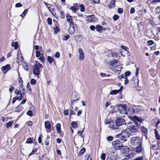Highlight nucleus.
<instances>
[{
	"label": "nucleus",
	"mask_w": 160,
	"mask_h": 160,
	"mask_svg": "<svg viewBox=\"0 0 160 160\" xmlns=\"http://www.w3.org/2000/svg\"><path fill=\"white\" fill-rule=\"evenodd\" d=\"M142 144H138V146H137L136 148L135 152L137 153H139L141 152L142 150Z\"/></svg>",
	"instance_id": "16"
},
{
	"label": "nucleus",
	"mask_w": 160,
	"mask_h": 160,
	"mask_svg": "<svg viewBox=\"0 0 160 160\" xmlns=\"http://www.w3.org/2000/svg\"><path fill=\"white\" fill-rule=\"evenodd\" d=\"M44 4L47 6V8H48V10H49V11L51 12V9H50V7L48 6V5H49V4L46 2H45Z\"/></svg>",
	"instance_id": "57"
},
{
	"label": "nucleus",
	"mask_w": 160,
	"mask_h": 160,
	"mask_svg": "<svg viewBox=\"0 0 160 160\" xmlns=\"http://www.w3.org/2000/svg\"><path fill=\"white\" fill-rule=\"evenodd\" d=\"M75 113V112H74L73 111L71 110L69 114L70 115H74Z\"/></svg>",
	"instance_id": "62"
},
{
	"label": "nucleus",
	"mask_w": 160,
	"mask_h": 160,
	"mask_svg": "<svg viewBox=\"0 0 160 160\" xmlns=\"http://www.w3.org/2000/svg\"><path fill=\"white\" fill-rule=\"evenodd\" d=\"M36 81L34 79H32L31 80L30 83L32 85H35L36 84Z\"/></svg>",
	"instance_id": "38"
},
{
	"label": "nucleus",
	"mask_w": 160,
	"mask_h": 160,
	"mask_svg": "<svg viewBox=\"0 0 160 160\" xmlns=\"http://www.w3.org/2000/svg\"><path fill=\"white\" fill-rule=\"evenodd\" d=\"M130 135V130L128 129H126L123 130L121 133L118 134L117 136L120 138V140L122 141V142H124L127 140Z\"/></svg>",
	"instance_id": "3"
},
{
	"label": "nucleus",
	"mask_w": 160,
	"mask_h": 160,
	"mask_svg": "<svg viewBox=\"0 0 160 160\" xmlns=\"http://www.w3.org/2000/svg\"><path fill=\"white\" fill-rule=\"evenodd\" d=\"M72 126L74 128H76L78 127V125L76 122H73L71 123Z\"/></svg>",
	"instance_id": "25"
},
{
	"label": "nucleus",
	"mask_w": 160,
	"mask_h": 160,
	"mask_svg": "<svg viewBox=\"0 0 160 160\" xmlns=\"http://www.w3.org/2000/svg\"><path fill=\"white\" fill-rule=\"evenodd\" d=\"M17 58L19 62L22 61L23 59L22 56H19V54L18 55Z\"/></svg>",
	"instance_id": "31"
},
{
	"label": "nucleus",
	"mask_w": 160,
	"mask_h": 160,
	"mask_svg": "<svg viewBox=\"0 0 160 160\" xmlns=\"http://www.w3.org/2000/svg\"><path fill=\"white\" fill-rule=\"evenodd\" d=\"M36 57H39L40 56L41 54L40 52L38 51H37L36 52Z\"/></svg>",
	"instance_id": "47"
},
{
	"label": "nucleus",
	"mask_w": 160,
	"mask_h": 160,
	"mask_svg": "<svg viewBox=\"0 0 160 160\" xmlns=\"http://www.w3.org/2000/svg\"><path fill=\"white\" fill-rule=\"evenodd\" d=\"M115 2L114 1V0L112 1L111 2V3H110V7H111V8L114 7H115Z\"/></svg>",
	"instance_id": "36"
},
{
	"label": "nucleus",
	"mask_w": 160,
	"mask_h": 160,
	"mask_svg": "<svg viewBox=\"0 0 160 160\" xmlns=\"http://www.w3.org/2000/svg\"><path fill=\"white\" fill-rule=\"evenodd\" d=\"M133 118L134 119L137 120L139 122H142L143 121V119H142L140 118H139L136 116H134Z\"/></svg>",
	"instance_id": "23"
},
{
	"label": "nucleus",
	"mask_w": 160,
	"mask_h": 160,
	"mask_svg": "<svg viewBox=\"0 0 160 160\" xmlns=\"http://www.w3.org/2000/svg\"><path fill=\"white\" fill-rule=\"evenodd\" d=\"M131 142L133 145L142 144V142L138 136H133L131 138Z\"/></svg>",
	"instance_id": "6"
},
{
	"label": "nucleus",
	"mask_w": 160,
	"mask_h": 160,
	"mask_svg": "<svg viewBox=\"0 0 160 160\" xmlns=\"http://www.w3.org/2000/svg\"><path fill=\"white\" fill-rule=\"evenodd\" d=\"M103 28V27L100 25H98L96 27V29L98 31H101L102 30Z\"/></svg>",
	"instance_id": "24"
},
{
	"label": "nucleus",
	"mask_w": 160,
	"mask_h": 160,
	"mask_svg": "<svg viewBox=\"0 0 160 160\" xmlns=\"http://www.w3.org/2000/svg\"><path fill=\"white\" fill-rule=\"evenodd\" d=\"M106 158V154L104 153H103L102 154L101 156V158L102 160H104Z\"/></svg>",
	"instance_id": "32"
},
{
	"label": "nucleus",
	"mask_w": 160,
	"mask_h": 160,
	"mask_svg": "<svg viewBox=\"0 0 160 160\" xmlns=\"http://www.w3.org/2000/svg\"><path fill=\"white\" fill-rule=\"evenodd\" d=\"M15 93L17 94V95H19L21 93H21V91L20 90H19L18 89H16L15 91Z\"/></svg>",
	"instance_id": "42"
},
{
	"label": "nucleus",
	"mask_w": 160,
	"mask_h": 160,
	"mask_svg": "<svg viewBox=\"0 0 160 160\" xmlns=\"http://www.w3.org/2000/svg\"><path fill=\"white\" fill-rule=\"evenodd\" d=\"M118 12L119 13H122L123 12V10L122 8H119L118 9Z\"/></svg>",
	"instance_id": "55"
},
{
	"label": "nucleus",
	"mask_w": 160,
	"mask_h": 160,
	"mask_svg": "<svg viewBox=\"0 0 160 160\" xmlns=\"http://www.w3.org/2000/svg\"><path fill=\"white\" fill-rule=\"evenodd\" d=\"M85 148H82L81 150H80L79 152V155H80L81 154H84V152L85 151Z\"/></svg>",
	"instance_id": "29"
},
{
	"label": "nucleus",
	"mask_w": 160,
	"mask_h": 160,
	"mask_svg": "<svg viewBox=\"0 0 160 160\" xmlns=\"http://www.w3.org/2000/svg\"><path fill=\"white\" fill-rule=\"evenodd\" d=\"M110 68L114 72H116L119 71L121 70L122 65L120 62H118V60L113 59L110 61L109 62Z\"/></svg>",
	"instance_id": "1"
},
{
	"label": "nucleus",
	"mask_w": 160,
	"mask_h": 160,
	"mask_svg": "<svg viewBox=\"0 0 160 160\" xmlns=\"http://www.w3.org/2000/svg\"><path fill=\"white\" fill-rule=\"evenodd\" d=\"M32 140L31 138H28L27 139L26 143H31L32 142Z\"/></svg>",
	"instance_id": "37"
},
{
	"label": "nucleus",
	"mask_w": 160,
	"mask_h": 160,
	"mask_svg": "<svg viewBox=\"0 0 160 160\" xmlns=\"http://www.w3.org/2000/svg\"><path fill=\"white\" fill-rule=\"evenodd\" d=\"M27 114L30 116H31L33 115V113L31 110H28L27 112Z\"/></svg>",
	"instance_id": "40"
},
{
	"label": "nucleus",
	"mask_w": 160,
	"mask_h": 160,
	"mask_svg": "<svg viewBox=\"0 0 160 160\" xmlns=\"http://www.w3.org/2000/svg\"><path fill=\"white\" fill-rule=\"evenodd\" d=\"M96 20V19L93 15L89 16L87 17V20L90 22H94Z\"/></svg>",
	"instance_id": "15"
},
{
	"label": "nucleus",
	"mask_w": 160,
	"mask_h": 160,
	"mask_svg": "<svg viewBox=\"0 0 160 160\" xmlns=\"http://www.w3.org/2000/svg\"><path fill=\"white\" fill-rule=\"evenodd\" d=\"M90 28L91 30L93 31L95 29V26L93 25H92L90 26Z\"/></svg>",
	"instance_id": "61"
},
{
	"label": "nucleus",
	"mask_w": 160,
	"mask_h": 160,
	"mask_svg": "<svg viewBox=\"0 0 160 160\" xmlns=\"http://www.w3.org/2000/svg\"><path fill=\"white\" fill-rule=\"evenodd\" d=\"M69 38L70 36L69 35H67L64 36L63 38V40L64 41L67 40Z\"/></svg>",
	"instance_id": "43"
},
{
	"label": "nucleus",
	"mask_w": 160,
	"mask_h": 160,
	"mask_svg": "<svg viewBox=\"0 0 160 160\" xmlns=\"http://www.w3.org/2000/svg\"><path fill=\"white\" fill-rule=\"evenodd\" d=\"M22 4L20 3H18L16 4L15 7L16 8L21 7L22 6Z\"/></svg>",
	"instance_id": "48"
},
{
	"label": "nucleus",
	"mask_w": 160,
	"mask_h": 160,
	"mask_svg": "<svg viewBox=\"0 0 160 160\" xmlns=\"http://www.w3.org/2000/svg\"><path fill=\"white\" fill-rule=\"evenodd\" d=\"M70 9L71 10H72L73 11H74L75 12L77 10V8L75 7H74V6L71 7L70 8Z\"/></svg>",
	"instance_id": "49"
},
{
	"label": "nucleus",
	"mask_w": 160,
	"mask_h": 160,
	"mask_svg": "<svg viewBox=\"0 0 160 160\" xmlns=\"http://www.w3.org/2000/svg\"><path fill=\"white\" fill-rule=\"evenodd\" d=\"M22 94L21 93L19 97H16V98H17V100H18L19 101H21L22 98Z\"/></svg>",
	"instance_id": "46"
},
{
	"label": "nucleus",
	"mask_w": 160,
	"mask_h": 160,
	"mask_svg": "<svg viewBox=\"0 0 160 160\" xmlns=\"http://www.w3.org/2000/svg\"><path fill=\"white\" fill-rule=\"evenodd\" d=\"M141 130L145 134H147L148 132V130L147 128L144 127H141Z\"/></svg>",
	"instance_id": "27"
},
{
	"label": "nucleus",
	"mask_w": 160,
	"mask_h": 160,
	"mask_svg": "<svg viewBox=\"0 0 160 160\" xmlns=\"http://www.w3.org/2000/svg\"><path fill=\"white\" fill-rule=\"evenodd\" d=\"M118 78L119 80H121L122 78L124 79V76L121 74L118 76Z\"/></svg>",
	"instance_id": "52"
},
{
	"label": "nucleus",
	"mask_w": 160,
	"mask_h": 160,
	"mask_svg": "<svg viewBox=\"0 0 160 160\" xmlns=\"http://www.w3.org/2000/svg\"><path fill=\"white\" fill-rule=\"evenodd\" d=\"M60 53L59 52H57L55 53V57L57 58H58L60 57Z\"/></svg>",
	"instance_id": "56"
},
{
	"label": "nucleus",
	"mask_w": 160,
	"mask_h": 160,
	"mask_svg": "<svg viewBox=\"0 0 160 160\" xmlns=\"http://www.w3.org/2000/svg\"><path fill=\"white\" fill-rule=\"evenodd\" d=\"M35 152V150H32L31 152L29 154V156L34 154Z\"/></svg>",
	"instance_id": "63"
},
{
	"label": "nucleus",
	"mask_w": 160,
	"mask_h": 160,
	"mask_svg": "<svg viewBox=\"0 0 160 160\" xmlns=\"http://www.w3.org/2000/svg\"><path fill=\"white\" fill-rule=\"evenodd\" d=\"M54 29L55 30L54 33L55 34H57L58 32L60 30L59 28H58L57 26H56Z\"/></svg>",
	"instance_id": "33"
},
{
	"label": "nucleus",
	"mask_w": 160,
	"mask_h": 160,
	"mask_svg": "<svg viewBox=\"0 0 160 160\" xmlns=\"http://www.w3.org/2000/svg\"><path fill=\"white\" fill-rule=\"evenodd\" d=\"M42 67V65L39 63L35 64L33 69V73L36 75H39L40 72V69Z\"/></svg>",
	"instance_id": "7"
},
{
	"label": "nucleus",
	"mask_w": 160,
	"mask_h": 160,
	"mask_svg": "<svg viewBox=\"0 0 160 160\" xmlns=\"http://www.w3.org/2000/svg\"><path fill=\"white\" fill-rule=\"evenodd\" d=\"M69 110H65L64 111V114L65 115H67L68 114Z\"/></svg>",
	"instance_id": "53"
},
{
	"label": "nucleus",
	"mask_w": 160,
	"mask_h": 160,
	"mask_svg": "<svg viewBox=\"0 0 160 160\" xmlns=\"http://www.w3.org/2000/svg\"><path fill=\"white\" fill-rule=\"evenodd\" d=\"M116 122L117 125H118L119 128H121L120 127H119L121 126H125L127 125V124L126 123L125 125H124V124L125 123V121L123 118H118L116 121Z\"/></svg>",
	"instance_id": "9"
},
{
	"label": "nucleus",
	"mask_w": 160,
	"mask_h": 160,
	"mask_svg": "<svg viewBox=\"0 0 160 160\" xmlns=\"http://www.w3.org/2000/svg\"><path fill=\"white\" fill-rule=\"evenodd\" d=\"M78 52L79 53V59L80 60H82L84 58V53L83 50L79 48L78 50Z\"/></svg>",
	"instance_id": "10"
},
{
	"label": "nucleus",
	"mask_w": 160,
	"mask_h": 160,
	"mask_svg": "<svg viewBox=\"0 0 160 160\" xmlns=\"http://www.w3.org/2000/svg\"><path fill=\"white\" fill-rule=\"evenodd\" d=\"M121 47L123 49V51H122L121 52V54L122 56H125V54H123V52H126L127 56H128L129 55V54L128 53V48L126 47H125L124 46L122 45L121 46Z\"/></svg>",
	"instance_id": "12"
},
{
	"label": "nucleus",
	"mask_w": 160,
	"mask_h": 160,
	"mask_svg": "<svg viewBox=\"0 0 160 160\" xmlns=\"http://www.w3.org/2000/svg\"><path fill=\"white\" fill-rule=\"evenodd\" d=\"M87 157L86 158V160H88L89 159H90V155L89 154H87V155L85 157Z\"/></svg>",
	"instance_id": "60"
},
{
	"label": "nucleus",
	"mask_w": 160,
	"mask_h": 160,
	"mask_svg": "<svg viewBox=\"0 0 160 160\" xmlns=\"http://www.w3.org/2000/svg\"><path fill=\"white\" fill-rule=\"evenodd\" d=\"M28 9H25L21 15V16L22 17H24L28 12Z\"/></svg>",
	"instance_id": "30"
},
{
	"label": "nucleus",
	"mask_w": 160,
	"mask_h": 160,
	"mask_svg": "<svg viewBox=\"0 0 160 160\" xmlns=\"http://www.w3.org/2000/svg\"><path fill=\"white\" fill-rule=\"evenodd\" d=\"M118 112L121 114L127 113L126 106L123 105H119L118 107Z\"/></svg>",
	"instance_id": "8"
},
{
	"label": "nucleus",
	"mask_w": 160,
	"mask_h": 160,
	"mask_svg": "<svg viewBox=\"0 0 160 160\" xmlns=\"http://www.w3.org/2000/svg\"><path fill=\"white\" fill-rule=\"evenodd\" d=\"M56 128L57 132H61V125L60 123H58L56 125Z\"/></svg>",
	"instance_id": "22"
},
{
	"label": "nucleus",
	"mask_w": 160,
	"mask_h": 160,
	"mask_svg": "<svg viewBox=\"0 0 160 160\" xmlns=\"http://www.w3.org/2000/svg\"><path fill=\"white\" fill-rule=\"evenodd\" d=\"M120 91V90H115L111 91L110 92V94L111 95H116Z\"/></svg>",
	"instance_id": "21"
},
{
	"label": "nucleus",
	"mask_w": 160,
	"mask_h": 160,
	"mask_svg": "<svg viewBox=\"0 0 160 160\" xmlns=\"http://www.w3.org/2000/svg\"><path fill=\"white\" fill-rule=\"evenodd\" d=\"M16 100H17V98H16V97L13 98H12V103L13 104L14 103Z\"/></svg>",
	"instance_id": "64"
},
{
	"label": "nucleus",
	"mask_w": 160,
	"mask_h": 160,
	"mask_svg": "<svg viewBox=\"0 0 160 160\" xmlns=\"http://www.w3.org/2000/svg\"><path fill=\"white\" fill-rule=\"evenodd\" d=\"M112 145L116 150H118L120 149H123L125 152H129V148L127 146H124L122 145L121 143V142L119 140L113 141L112 142Z\"/></svg>",
	"instance_id": "2"
},
{
	"label": "nucleus",
	"mask_w": 160,
	"mask_h": 160,
	"mask_svg": "<svg viewBox=\"0 0 160 160\" xmlns=\"http://www.w3.org/2000/svg\"><path fill=\"white\" fill-rule=\"evenodd\" d=\"M119 18V16L117 15H115L113 16V20L114 21L117 20Z\"/></svg>",
	"instance_id": "44"
},
{
	"label": "nucleus",
	"mask_w": 160,
	"mask_h": 160,
	"mask_svg": "<svg viewBox=\"0 0 160 160\" xmlns=\"http://www.w3.org/2000/svg\"><path fill=\"white\" fill-rule=\"evenodd\" d=\"M14 88L12 86H10V87L9 89V91L10 92H12L13 90H14Z\"/></svg>",
	"instance_id": "59"
},
{
	"label": "nucleus",
	"mask_w": 160,
	"mask_h": 160,
	"mask_svg": "<svg viewBox=\"0 0 160 160\" xmlns=\"http://www.w3.org/2000/svg\"><path fill=\"white\" fill-rule=\"evenodd\" d=\"M135 12V9L134 8H131L130 10V13L131 14H132L134 13Z\"/></svg>",
	"instance_id": "58"
},
{
	"label": "nucleus",
	"mask_w": 160,
	"mask_h": 160,
	"mask_svg": "<svg viewBox=\"0 0 160 160\" xmlns=\"http://www.w3.org/2000/svg\"><path fill=\"white\" fill-rule=\"evenodd\" d=\"M127 127L128 128L130 131L134 133L136 132L138 130V125L136 122L132 121L131 122H128L127 124Z\"/></svg>",
	"instance_id": "4"
},
{
	"label": "nucleus",
	"mask_w": 160,
	"mask_h": 160,
	"mask_svg": "<svg viewBox=\"0 0 160 160\" xmlns=\"http://www.w3.org/2000/svg\"><path fill=\"white\" fill-rule=\"evenodd\" d=\"M130 74V72L129 71H127L125 73L124 76L127 77V76H129Z\"/></svg>",
	"instance_id": "51"
},
{
	"label": "nucleus",
	"mask_w": 160,
	"mask_h": 160,
	"mask_svg": "<svg viewBox=\"0 0 160 160\" xmlns=\"http://www.w3.org/2000/svg\"><path fill=\"white\" fill-rule=\"evenodd\" d=\"M104 123L105 124H109V128L113 130L119 128L116 121H114L110 119H105L104 121Z\"/></svg>",
	"instance_id": "5"
},
{
	"label": "nucleus",
	"mask_w": 160,
	"mask_h": 160,
	"mask_svg": "<svg viewBox=\"0 0 160 160\" xmlns=\"http://www.w3.org/2000/svg\"><path fill=\"white\" fill-rule=\"evenodd\" d=\"M61 18L64 19L65 18V14L62 11H61Z\"/></svg>",
	"instance_id": "50"
},
{
	"label": "nucleus",
	"mask_w": 160,
	"mask_h": 160,
	"mask_svg": "<svg viewBox=\"0 0 160 160\" xmlns=\"http://www.w3.org/2000/svg\"><path fill=\"white\" fill-rule=\"evenodd\" d=\"M66 18L67 21L69 23L70 25L73 24V22L72 21V16H70L69 14L66 15Z\"/></svg>",
	"instance_id": "14"
},
{
	"label": "nucleus",
	"mask_w": 160,
	"mask_h": 160,
	"mask_svg": "<svg viewBox=\"0 0 160 160\" xmlns=\"http://www.w3.org/2000/svg\"><path fill=\"white\" fill-rule=\"evenodd\" d=\"M80 11L81 12H84V6L83 4H81L80 5Z\"/></svg>",
	"instance_id": "39"
},
{
	"label": "nucleus",
	"mask_w": 160,
	"mask_h": 160,
	"mask_svg": "<svg viewBox=\"0 0 160 160\" xmlns=\"http://www.w3.org/2000/svg\"><path fill=\"white\" fill-rule=\"evenodd\" d=\"M113 139V137L111 136H109L107 138V140L108 141H111Z\"/></svg>",
	"instance_id": "41"
},
{
	"label": "nucleus",
	"mask_w": 160,
	"mask_h": 160,
	"mask_svg": "<svg viewBox=\"0 0 160 160\" xmlns=\"http://www.w3.org/2000/svg\"><path fill=\"white\" fill-rule=\"evenodd\" d=\"M47 60L49 63L51 64V63L55 61L54 59L51 56H48L47 57Z\"/></svg>",
	"instance_id": "18"
},
{
	"label": "nucleus",
	"mask_w": 160,
	"mask_h": 160,
	"mask_svg": "<svg viewBox=\"0 0 160 160\" xmlns=\"http://www.w3.org/2000/svg\"><path fill=\"white\" fill-rule=\"evenodd\" d=\"M13 122V121H10L7 123L6 125V127L7 128L10 127Z\"/></svg>",
	"instance_id": "28"
},
{
	"label": "nucleus",
	"mask_w": 160,
	"mask_h": 160,
	"mask_svg": "<svg viewBox=\"0 0 160 160\" xmlns=\"http://www.w3.org/2000/svg\"><path fill=\"white\" fill-rule=\"evenodd\" d=\"M45 127L46 129H48V131L46 130V131L48 132H50L51 130L50 129L51 128V125L50 122L48 121H46L44 122Z\"/></svg>",
	"instance_id": "13"
},
{
	"label": "nucleus",
	"mask_w": 160,
	"mask_h": 160,
	"mask_svg": "<svg viewBox=\"0 0 160 160\" xmlns=\"http://www.w3.org/2000/svg\"><path fill=\"white\" fill-rule=\"evenodd\" d=\"M73 24L70 25V27L68 30L70 33L71 34L75 32L74 27L73 26Z\"/></svg>",
	"instance_id": "17"
},
{
	"label": "nucleus",
	"mask_w": 160,
	"mask_h": 160,
	"mask_svg": "<svg viewBox=\"0 0 160 160\" xmlns=\"http://www.w3.org/2000/svg\"><path fill=\"white\" fill-rule=\"evenodd\" d=\"M155 137L157 139H160V135L157 131L155 132Z\"/></svg>",
	"instance_id": "34"
},
{
	"label": "nucleus",
	"mask_w": 160,
	"mask_h": 160,
	"mask_svg": "<svg viewBox=\"0 0 160 160\" xmlns=\"http://www.w3.org/2000/svg\"><path fill=\"white\" fill-rule=\"evenodd\" d=\"M22 66L23 68L26 71H28V65L27 63L26 62H24L22 65Z\"/></svg>",
	"instance_id": "19"
},
{
	"label": "nucleus",
	"mask_w": 160,
	"mask_h": 160,
	"mask_svg": "<svg viewBox=\"0 0 160 160\" xmlns=\"http://www.w3.org/2000/svg\"><path fill=\"white\" fill-rule=\"evenodd\" d=\"M124 84L126 85L128 83L129 81L127 79V78L126 76H124Z\"/></svg>",
	"instance_id": "45"
},
{
	"label": "nucleus",
	"mask_w": 160,
	"mask_h": 160,
	"mask_svg": "<svg viewBox=\"0 0 160 160\" xmlns=\"http://www.w3.org/2000/svg\"><path fill=\"white\" fill-rule=\"evenodd\" d=\"M12 46L14 47L15 49H17L18 47V43L17 42H12L11 43Z\"/></svg>",
	"instance_id": "20"
},
{
	"label": "nucleus",
	"mask_w": 160,
	"mask_h": 160,
	"mask_svg": "<svg viewBox=\"0 0 160 160\" xmlns=\"http://www.w3.org/2000/svg\"><path fill=\"white\" fill-rule=\"evenodd\" d=\"M39 60L43 63L44 62L45 58L43 53L42 54L39 58Z\"/></svg>",
	"instance_id": "26"
},
{
	"label": "nucleus",
	"mask_w": 160,
	"mask_h": 160,
	"mask_svg": "<svg viewBox=\"0 0 160 160\" xmlns=\"http://www.w3.org/2000/svg\"><path fill=\"white\" fill-rule=\"evenodd\" d=\"M47 22L48 24L49 25H51L52 24V20L51 18H48L47 19Z\"/></svg>",
	"instance_id": "35"
},
{
	"label": "nucleus",
	"mask_w": 160,
	"mask_h": 160,
	"mask_svg": "<svg viewBox=\"0 0 160 160\" xmlns=\"http://www.w3.org/2000/svg\"><path fill=\"white\" fill-rule=\"evenodd\" d=\"M148 43L149 45H151L153 44L154 43V42L152 40H149L148 41Z\"/></svg>",
	"instance_id": "54"
},
{
	"label": "nucleus",
	"mask_w": 160,
	"mask_h": 160,
	"mask_svg": "<svg viewBox=\"0 0 160 160\" xmlns=\"http://www.w3.org/2000/svg\"><path fill=\"white\" fill-rule=\"evenodd\" d=\"M10 69V66L8 64L2 68V70L3 73H6Z\"/></svg>",
	"instance_id": "11"
}]
</instances>
